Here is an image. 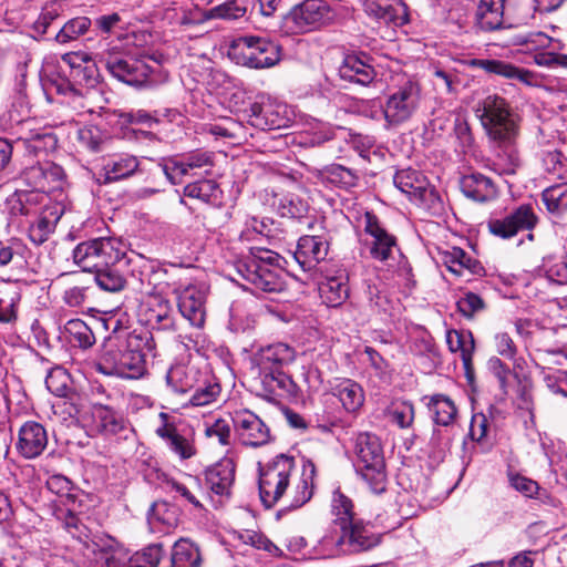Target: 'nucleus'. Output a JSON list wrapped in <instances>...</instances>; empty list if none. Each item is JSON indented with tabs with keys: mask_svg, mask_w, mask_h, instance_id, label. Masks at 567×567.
<instances>
[{
	"mask_svg": "<svg viewBox=\"0 0 567 567\" xmlns=\"http://www.w3.org/2000/svg\"><path fill=\"white\" fill-rule=\"evenodd\" d=\"M92 416L99 432L105 434H117L124 429L123 416L103 404H93Z\"/></svg>",
	"mask_w": 567,
	"mask_h": 567,
	"instance_id": "40",
	"label": "nucleus"
},
{
	"mask_svg": "<svg viewBox=\"0 0 567 567\" xmlns=\"http://www.w3.org/2000/svg\"><path fill=\"white\" fill-rule=\"evenodd\" d=\"M60 215L52 209H44L41 215L30 225L28 234L30 240L35 245L45 243L54 231Z\"/></svg>",
	"mask_w": 567,
	"mask_h": 567,
	"instance_id": "42",
	"label": "nucleus"
},
{
	"mask_svg": "<svg viewBox=\"0 0 567 567\" xmlns=\"http://www.w3.org/2000/svg\"><path fill=\"white\" fill-rule=\"evenodd\" d=\"M248 123L258 130H276L285 126L286 118L271 104L252 103L246 111Z\"/></svg>",
	"mask_w": 567,
	"mask_h": 567,
	"instance_id": "35",
	"label": "nucleus"
},
{
	"mask_svg": "<svg viewBox=\"0 0 567 567\" xmlns=\"http://www.w3.org/2000/svg\"><path fill=\"white\" fill-rule=\"evenodd\" d=\"M395 187L416 204H423L433 195L426 177L419 171L406 168L398 171L393 177Z\"/></svg>",
	"mask_w": 567,
	"mask_h": 567,
	"instance_id": "20",
	"label": "nucleus"
},
{
	"mask_svg": "<svg viewBox=\"0 0 567 567\" xmlns=\"http://www.w3.org/2000/svg\"><path fill=\"white\" fill-rule=\"evenodd\" d=\"M296 359V351L287 343L278 342L261 348L255 355V363L259 373H269L282 370Z\"/></svg>",
	"mask_w": 567,
	"mask_h": 567,
	"instance_id": "22",
	"label": "nucleus"
},
{
	"mask_svg": "<svg viewBox=\"0 0 567 567\" xmlns=\"http://www.w3.org/2000/svg\"><path fill=\"white\" fill-rule=\"evenodd\" d=\"M348 274L338 269L334 275H327L319 285L320 297L328 307H339L349 297Z\"/></svg>",
	"mask_w": 567,
	"mask_h": 567,
	"instance_id": "27",
	"label": "nucleus"
},
{
	"mask_svg": "<svg viewBox=\"0 0 567 567\" xmlns=\"http://www.w3.org/2000/svg\"><path fill=\"white\" fill-rule=\"evenodd\" d=\"M63 168L52 162L40 161L23 173V178L29 186L42 193H52L62 187L64 181Z\"/></svg>",
	"mask_w": 567,
	"mask_h": 567,
	"instance_id": "19",
	"label": "nucleus"
},
{
	"mask_svg": "<svg viewBox=\"0 0 567 567\" xmlns=\"http://www.w3.org/2000/svg\"><path fill=\"white\" fill-rule=\"evenodd\" d=\"M73 260L83 271L90 272L114 264H126L122 244L114 238L80 243L73 250Z\"/></svg>",
	"mask_w": 567,
	"mask_h": 567,
	"instance_id": "7",
	"label": "nucleus"
},
{
	"mask_svg": "<svg viewBox=\"0 0 567 567\" xmlns=\"http://www.w3.org/2000/svg\"><path fill=\"white\" fill-rule=\"evenodd\" d=\"M515 231H532L538 224L539 218L532 204H520L508 212Z\"/></svg>",
	"mask_w": 567,
	"mask_h": 567,
	"instance_id": "50",
	"label": "nucleus"
},
{
	"mask_svg": "<svg viewBox=\"0 0 567 567\" xmlns=\"http://www.w3.org/2000/svg\"><path fill=\"white\" fill-rule=\"evenodd\" d=\"M487 228L492 235L502 239H511L517 235L508 213L503 217H491L487 220Z\"/></svg>",
	"mask_w": 567,
	"mask_h": 567,
	"instance_id": "63",
	"label": "nucleus"
},
{
	"mask_svg": "<svg viewBox=\"0 0 567 567\" xmlns=\"http://www.w3.org/2000/svg\"><path fill=\"white\" fill-rule=\"evenodd\" d=\"M380 543V536L373 534L361 520L351 522L346 528L328 532L319 542L323 557L367 551Z\"/></svg>",
	"mask_w": 567,
	"mask_h": 567,
	"instance_id": "6",
	"label": "nucleus"
},
{
	"mask_svg": "<svg viewBox=\"0 0 567 567\" xmlns=\"http://www.w3.org/2000/svg\"><path fill=\"white\" fill-rule=\"evenodd\" d=\"M520 0H481L477 7V23L482 30L494 31L511 27L513 23V8Z\"/></svg>",
	"mask_w": 567,
	"mask_h": 567,
	"instance_id": "16",
	"label": "nucleus"
},
{
	"mask_svg": "<svg viewBox=\"0 0 567 567\" xmlns=\"http://www.w3.org/2000/svg\"><path fill=\"white\" fill-rule=\"evenodd\" d=\"M442 261L457 277L477 275L483 270L481 264L458 247L442 252Z\"/></svg>",
	"mask_w": 567,
	"mask_h": 567,
	"instance_id": "37",
	"label": "nucleus"
},
{
	"mask_svg": "<svg viewBox=\"0 0 567 567\" xmlns=\"http://www.w3.org/2000/svg\"><path fill=\"white\" fill-rule=\"evenodd\" d=\"M331 514L333 516L332 525L337 530L346 528L347 525L355 520L352 501L339 489L332 494Z\"/></svg>",
	"mask_w": 567,
	"mask_h": 567,
	"instance_id": "45",
	"label": "nucleus"
},
{
	"mask_svg": "<svg viewBox=\"0 0 567 567\" xmlns=\"http://www.w3.org/2000/svg\"><path fill=\"white\" fill-rule=\"evenodd\" d=\"M204 432L206 437L215 440L223 446L230 444L231 429L229 423L224 419H217L212 424H206Z\"/></svg>",
	"mask_w": 567,
	"mask_h": 567,
	"instance_id": "61",
	"label": "nucleus"
},
{
	"mask_svg": "<svg viewBox=\"0 0 567 567\" xmlns=\"http://www.w3.org/2000/svg\"><path fill=\"white\" fill-rule=\"evenodd\" d=\"M264 389L274 394L281 396L289 393L293 385L291 378L282 370L269 371V373H259Z\"/></svg>",
	"mask_w": 567,
	"mask_h": 567,
	"instance_id": "51",
	"label": "nucleus"
},
{
	"mask_svg": "<svg viewBox=\"0 0 567 567\" xmlns=\"http://www.w3.org/2000/svg\"><path fill=\"white\" fill-rule=\"evenodd\" d=\"M390 421L401 429H408L414 421V406L406 401L393 402L388 409Z\"/></svg>",
	"mask_w": 567,
	"mask_h": 567,
	"instance_id": "57",
	"label": "nucleus"
},
{
	"mask_svg": "<svg viewBox=\"0 0 567 567\" xmlns=\"http://www.w3.org/2000/svg\"><path fill=\"white\" fill-rule=\"evenodd\" d=\"M62 61L69 66V74L76 87L83 90L84 97L99 82L95 63L84 52H69L62 55Z\"/></svg>",
	"mask_w": 567,
	"mask_h": 567,
	"instance_id": "18",
	"label": "nucleus"
},
{
	"mask_svg": "<svg viewBox=\"0 0 567 567\" xmlns=\"http://www.w3.org/2000/svg\"><path fill=\"white\" fill-rule=\"evenodd\" d=\"M332 18L326 0H305L285 17V27L291 33H305L326 25Z\"/></svg>",
	"mask_w": 567,
	"mask_h": 567,
	"instance_id": "11",
	"label": "nucleus"
},
{
	"mask_svg": "<svg viewBox=\"0 0 567 567\" xmlns=\"http://www.w3.org/2000/svg\"><path fill=\"white\" fill-rule=\"evenodd\" d=\"M138 318L152 330H172L175 324L171 302L157 293H148L143 298L138 307Z\"/></svg>",
	"mask_w": 567,
	"mask_h": 567,
	"instance_id": "13",
	"label": "nucleus"
},
{
	"mask_svg": "<svg viewBox=\"0 0 567 567\" xmlns=\"http://www.w3.org/2000/svg\"><path fill=\"white\" fill-rule=\"evenodd\" d=\"M308 209V203L296 194L284 195L278 203V210L282 217L302 218Z\"/></svg>",
	"mask_w": 567,
	"mask_h": 567,
	"instance_id": "55",
	"label": "nucleus"
},
{
	"mask_svg": "<svg viewBox=\"0 0 567 567\" xmlns=\"http://www.w3.org/2000/svg\"><path fill=\"white\" fill-rule=\"evenodd\" d=\"M221 190L216 182L203 179L190 183L184 187L186 197L199 199L207 204H215L220 199Z\"/></svg>",
	"mask_w": 567,
	"mask_h": 567,
	"instance_id": "47",
	"label": "nucleus"
},
{
	"mask_svg": "<svg viewBox=\"0 0 567 567\" xmlns=\"http://www.w3.org/2000/svg\"><path fill=\"white\" fill-rule=\"evenodd\" d=\"M47 444V431L40 423L27 422L21 426L17 447L25 458L39 456Z\"/></svg>",
	"mask_w": 567,
	"mask_h": 567,
	"instance_id": "24",
	"label": "nucleus"
},
{
	"mask_svg": "<svg viewBox=\"0 0 567 567\" xmlns=\"http://www.w3.org/2000/svg\"><path fill=\"white\" fill-rule=\"evenodd\" d=\"M166 178L172 184H181L183 177L188 174L187 166L185 165L184 158L178 159L176 157L164 158L159 164Z\"/></svg>",
	"mask_w": 567,
	"mask_h": 567,
	"instance_id": "60",
	"label": "nucleus"
},
{
	"mask_svg": "<svg viewBox=\"0 0 567 567\" xmlns=\"http://www.w3.org/2000/svg\"><path fill=\"white\" fill-rule=\"evenodd\" d=\"M354 467L374 494L385 491L386 474L384 451L378 435L370 432L359 433L353 444Z\"/></svg>",
	"mask_w": 567,
	"mask_h": 567,
	"instance_id": "5",
	"label": "nucleus"
},
{
	"mask_svg": "<svg viewBox=\"0 0 567 567\" xmlns=\"http://www.w3.org/2000/svg\"><path fill=\"white\" fill-rule=\"evenodd\" d=\"M163 557V547L152 544L130 556L128 567H157Z\"/></svg>",
	"mask_w": 567,
	"mask_h": 567,
	"instance_id": "54",
	"label": "nucleus"
},
{
	"mask_svg": "<svg viewBox=\"0 0 567 567\" xmlns=\"http://www.w3.org/2000/svg\"><path fill=\"white\" fill-rule=\"evenodd\" d=\"M338 73L341 80L360 85L370 84L377 76L373 66L354 54L347 55L343 59Z\"/></svg>",
	"mask_w": 567,
	"mask_h": 567,
	"instance_id": "34",
	"label": "nucleus"
},
{
	"mask_svg": "<svg viewBox=\"0 0 567 567\" xmlns=\"http://www.w3.org/2000/svg\"><path fill=\"white\" fill-rule=\"evenodd\" d=\"M140 161L136 156L123 154L107 159L99 172L97 181L109 184L127 178L138 169Z\"/></svg>",
	"mask_w": 567,
	"mask_h": 567,
	"instance_id": "29",
	"label": "nucleus"
},
{
	"mask_svg": "<svg viewBox=\"0 0 567 567\" xmlns=\"http://www.w3.org/2000/svg\"><path fill=\"white\" fill-rule=\"evenodd\" d=\"M181 315L196 328H202L206 317L207 290L204 286L187 285L174 289Z\"/></svg>",
	"mask_w": 567,
	"mask_h": 567,
	"instance_id": "14",
	"label": "nucleus"
},
{
	"mask_svg": "<svg viewBox=\"0 0 567 567\" xmlns=\"http://www.w3.org/2000/svg\"><path fill=\"white\" fill-rule=\"evenodd\" d=\"M192 392L190 403L195 406H204L217 399L220 386L208 372H204Z\"/></svg>",
	"mask_w": 567,
	"mask_h": 567,
	"instance_id": "44",
	"label": "nucleus"
},
{
	"mask_svg": "<svg viewBox=\"0 0 567 567\" xmlns=\"http://www.w3.org/2000/svg\"><path fill=\"white\" fill-rule=\"evenodd\" d=\"M235 480V465L230 460H223L205 471L207 488L218 496H229Z\"/></svg>",
	"mask_w": 567,
	"mask_h": 567,
	"instance_id": "30",
	"label": "nucleus"
},
{
	"mask_svg": "<svg viewBox=\"0 0 567 567\" xmlns=\"http://www.w3.org/2000/svg\"><path fill=\"white\" fill-rule=\"evenodd\" d=\"M204 372L194 365L176 364L166 373L167 385L176 393L192 391Z\"/></svg>",
	"mask_w": 567,
	"mask_h": 567,
	"instance_id": "38",
	"label": "nucleus"
},
{
	"mask_svg": "<svg viewBox=\"0 0 567 567\" xmlns=\"http://www.w3.org/2000/svg\"><path fill=\"white\" fill-rule=\"evenodd\" d=\"M539 271L544 272L545 278L549 282L557 285L567 284V264L561 260H544Z\"/></svg>",
	"mask_w": 567,
	"mask_h": 567,
	"instance_id": "62",
	"label": "nucleus"
},
{
	"mask_svg": "<svg viewBox=\"0 0 567 567\" xmlns=\"http://www.w3.org/2000/svg\"><path fill=\"white\" fill-rule=\"evenodd\" d=\"M282 257L264 247L250 246L249 254L235 261L237 275L262 292H282L287 288V274L281 266Z\"/></svg>",
	"mask_w": 567,
	"mask_h": 567,
	"instance_id": "3",
	"label": "nucleus"
},
{
	"mask_svg": "<svg viewBox=\"0 0 567 567\" xmlns=\"http://www.w3.org/2000/svg\"><path fill=\"white\" fill-rule=\"evenodd\" d=\"M51 69L52 65L48 63L42 71L43 76L49 82L51 89H54L59 94L69 96V103H71L74 109L79 111L92 112V110L86 107V105L83 103V90L75 86L70 74L68 76L61 75L59 72L55 73Z\"/></svg>",
	"mask_w": 567,
	"mask_h": 567,
	"instance_id": "28",
	"label": "nucleus"
},
{
	"mask_svg": "<svg viewBox=\"0 0 567 567\" xmlns=\"http://www.w3.org/2000/svg\"><path fill=\"white\" fill-rule=\"evenodd\" d=\"M364 233L370 236L368 241L370 256L385 262L393 258L398 249L396 239L380 223L379 218L371 212L363 215Z\"/></svg>",
	"mask_w": 567,
	"mask_h": 567,
	"instance_id": "15",
	"label": "nucleus"
},
{
	"mask_svg": "<svg viewBox=\"0 0 567 567\" xmlns=\"http://www.w3.org/2000/svg\"><path fill=\"white\" fill-rule=\"evenodd\" d=\"M456 307L463 317L473 319L485 309V302L478 295L467 291L457 299Z\"/></svg>",
	"mask_w": 567,
	"mask_h": 567,
	"instance_id": "58",
	"label": "nucleus"
},
{
	"mask_svg": "<svg viewBox=\"0 0 567 567\" xmlns=\"http://www.w3.org/2000/svg\"><path fill=\"white\" fill-rule=\"evenodd\" d=\"M231 421L238 440L246 446L259 447L271 441L270 429L247 409L234 411Z\"/></svg>",
	"mask_w": 567,
	"mask_h": 567,
	"instance_id": "12",
	"label": "nucleus"
},
{
	"mask_svg": "<svg viewBox=\"0 0 567 567\" xmlns=\"http://www.w3.org/2000/svg\"><path fill=\"white\" fill-rule=\"evenodd\" d=\"M295 458L280 454L259 470V493L262 504L270 508L284 496L287 498V508L296 509L310 501L313 494L315 464L306 461L302 472L295 486L287 492L290 477L295 471Z\"/></svg>",
	"mask_w": 567,
	"mask_h": 567,
	"instance_id": "2",
	"label": "nucleus"
},
{
	"mask_svg": "<svg viewBox=\"0 0 567 567\" xmlns=\"http://www.w3.org/2000/svg\"><path fill=\"white\" fill-rule=\"evenodd\" d=\"M229 56L251 69L271 68L280 61V47L266 38L240 37L233 41Z\"/></svg>",
	"mask_w": 567,
	"mask_h": 567,
	"instance_id": "8",
	"label": "nucleus"
},
{
	"mask_svg": "<svg viewBox=\"0 0 567 567\" xmlns=\"http://www.w3.org/2000/svg\"><path fill=\"white\" fill-rule=\"evenodd\" d=\"M109 72L117 80L133 86H142L150 78V66L132 56L110 55L105 61Z\"/></svg>",
	"mask_w": 567,
	"mask_h": 567,
	"instance_id": "17",
	"label": "nucleus"
},
{
	"mask_svg": "<svg viewBox=\"0 0 567 567\" xmlns=\"http://www.w3.org/2000/svg\"><path fill=\"white\" fill-rule=\"evenodd\" d=\"M96 370L104 375L138 379L146 372V364L141 351L130 349L120 336H110L103 342Z\"/></svg>",
	"mask_w": 567,
	"mask_h": 567,
	"instance_id": "4",
	"label": "nucleus"
},
{
	"mask_svg": "<svg viewBox=\"0 0 567 567\" xmlns=\"http://www.w3.org/2000/svg\"><path fill=\"white\" fill-rule=\"evenodd\" d=\"M246 13V8L240 6L236 0L217 6L209 10L212 19L237 20Z\"/></svg>",
	"mask_w": 567,
	"mask_h": 567,
	"instance_id": "64",
	"label": "nucleus"
},
{
	"mask_svg": "<svg viewBox=\"0 0 567 567\" xmlns=\"http://www.w3.org/2000/svg\"><path fill=\"white\" fill-rule=\"evenodd\" d=\"M468 64L471 66L482 69L486 73L501 75L508 80H517L527 85H532L536 80L533 72L501 60L473 59Z\"/></svg>",
	"mask_w": 567,
	"mask_h": 567,
	"instance_id": "25",
	"label": "nucleus"
},
{
	"mask_svg": "<svg viewBox=\"0 0 567 567\" xmlns=\"http://www.w3.org/2000/svg\"><path fill=\"white\" fill-rule=\"evenodd\" d=\"M462 193L478 203H486L497 197V187L495 183L481 173L465 175L461 179Z\"/></svg>",
	"mask_w": 567,
	"mask_h": 567,
	"instance_id": "31",
	"label": "nucleus"
},
{
	"mask_svg": "<svg viewBox=\"0 0 567 567\" xmlns=\"http://www.w3.org/2000/svg\"><path fill=\"white\" fill-rule=\"evenodd\" d=\"M14 145L28 157L42 158L58 147V137L52 128L39 126L33 120L19 123L13 128Z\"/></svg>",
	"mask_w": 567,
	"mask_h": 567,
	"instance_id": "9",
	"label": "nucleus"
},
{
	"mask_svg": "<svg viewBox=\"0 0 567 567\" xmlns=\"http://www.w3.org/2000/svg\"><path fill=\"white\" fill-rule=\"evenodd\" d=\"M20 293L16 290L2 292L0 297V323H10L17 320V307Z\"/></svg>",
	"mask_w": 567,
	"mask_h": 567,
	"instance_id": "59",
	"label": "nucleus"
},
{
	"mask_svg": "<svg viewBox=\"0 0 567 567\" xmlns=\"http://www.w3.org/2000/svg\"><path fill=\"white\" fill-rule=\"evenodd\" d=\"M178 522V508L165 501L155 502L147 514V523L153 533L168 534L177 527Z\"/></svg>",
	"mask_w": 567,
	"mask_h": 567,
	"instance_id": "33",
	"label": "nucleus"
},
{
	"mask_svg": "<svg viewBox=\"0 0 567 567\" xmlns=\"http://www.w3.org/2000/svg\"><path fill=\"white\" fill-rule=\"evenodd\" d=\"M362 6L369 17L385 24L408 22V7L402 0H363Z\"/></svg>",
	"mask_w": 567,
	"mask_h": 567,
	"instance_id": "21",
	"label": "nucleus"
},
{
	"mask_svg": "<svg viewBox=\"0 0 567 567\" xmlns=\"http://www.w3.org/2000/svg\"><path fill=\"white\" fill-rule=\"evenodd\" d=\"M92 551L100 567L128 566L130 556L127 551L114 538H100L93 542Z\"/></svg>",
	"mask_w": 567,
	"mask_h": 567,
	"instance_id": "32",
	"label": "nucleus"
},
{
	"mask_svg": "<svg viewBox=\"0 0 567 567\" xmlns=\"http://www.w3.org/2000/svg\"><path fill=\"white\" fill-rule=\"evenodd\" d=\"M163 424L156 429V434L165 442L167 449L176 454L181 460H187L195 455L194 444L185 436L181 435L174 424L168 423V415L159 413Z\"/></svg>",
	"mask_w": 567,
	"mask_h": 567,
	"instance_id": "26",
	"label": "nucleus"
},
{
	"mask_svg": "<svg viewBox=\"0 0 567 567\" xmlns=\"http://www.w3.org/2000/svg\"><path fill=\"white\" fill-rule=\"evenodd\" d=\"M271 225L272 223L269 224L265 219L248 217L239 234V240L243 243L261 241L264 238L269 237Z\"/></svg>",
	"mask_w": 567,
	"mask_h": 567,
	"instance_id": "53",
	"label": "nucleus"
},
{
	"mask_svg": "<svg viewBox=\"0 0 567 567\" xmlns=\"http://www.w3.org/2000/svg\"><path fill=\"white\" fill-rule=\"evenodd\" d=\"M91 20L87 17H78L69 20L55 37L59 43H68L87 32Z\"/></svg>",
	"mask_w": 567,
	"mask_h": 567,
	"instance_id": "56",
	"label": "nucleus"
},
{
	"mask_svg": "<svg viewBox=\"0 0 567 567\" xmlns=\"http://www.w3.org/2000/svg\"><path fill=\"white\" fill-rule=\"evenodd\" d=\"M542 200L550 214L560 215L567 212V183L545 188Z\"/></svg>",
	"mask_w": 567,
	"mask_h": 567,
	"instance_id": "49",
	"label": "nucleus"
},
{
	"mask_svg": "<svg viewBox=\"0 0 567 567\" xmlns=\"http://www.w3.org/2000/svg\"><path fill=\"white\" fill-rule=\"evenodd\" d=\"M124 264H114L107 267H102L96 270L95 282L97 286L109 292H117L124 289L126 285V278L122 272V266Z\"/></svg>",
	"mask_w": 567,
	"mask_h": 567,
	"instance_id": "46",
	"label": "nucleus"
},
{
	"mask_svg": "<svg viewBox=\"0 0 567 567\" xmlns=\"http://www.w3.org/2000/svg\"><path fill=\"white\" fill-rule=\"evenodd\" d=\"M64 332L72 344L82 349L91 348L95 343L92 329L81 319H71L64 326Z\"/></svg>",
	"mask_w": 567,
	"mask_h": 567,
	"instance_id": "48",
	"label": "nucleus"
},
{
	"mask_svg": "<svg viewBox=\"0 0 567 567\" xmlns=\"http://www.w3.org/2000/svg\"><path fill=\"white\" fill-rule=\"evenodd\" d=\"M420 99L419 85L410 80L391 91L383 105L386 125L398 126L409 121L416 112Z\"/></svg>",
	"mask_w": 567,
	"mask_h": 567,
	"instance_id": "10",
	"label": "nucleus"
},
{
	"mask_svg": "<svg viewBox=\"0 0 567 567\" xmlns=\"http://www.w3.org/2000/svg\"><path fill=\"white\" fill-rule=\"evenodd\" d=\"M426 405L435 424L450 426L454 423L457 415V408L449 396L434 394L429 398Z\"/></svg>",
	"mask_w": 567,
	"mask_h": 567,
	"instance_id": "41",
	"label": "nucleus"
},
{
	"mask_svg": "<svg viewBox=\"0 0 567 567\" xmlns=\"http://www.w3.org/2000/svg\"><path fill=\"white\" fill-rule=\"evenodd\" d=\"M475 113L496 150L492 169L499 175H513L520 166L517 148L519 117L502 96L489 94L477 102Z\"/></svg>",
	"mask_w": 567,
	"mask_h": 567,
	"instance_id": "1",
	"label": "nucleus"
},
{
	"mask_svg": "<svg viewBox=\"0 0 567 567\" xmlns=\"http://www.w3.org/2000/svg\"><path fill=\"white\" fill-rule=\"evenodd\" d=\"M446 343L451 352H461L464 369L467 374L472 371V358L475 342L472 332L449 330Z\"/></svg>",
	"mask_w": 567,
	"mask_h": 567,
	"instance_id": "39",
	"label": "nucleus"
},
{
	"mask_svg": "<svg viewBox=\"0 0 567 567\" xmlns=\"http://www.w3.org/2000/svg\"><path fill=\"white\" fill-rule=\"evenodd\" d=\"M329 244L318 236H302L298 240L295 259L305 271H310L320 261L324 260Z\"/></svg>",
	"mask_w": 567,
	"mask_h": 567,
	"instance_id": "23",
	"label": "nucleus"
},
{
	"mask_svg": "<svg viewBox=\"0 0 567 567\" xmlns=\"http://www.w3.org/2000/svg\"><path fill=\"white\" fill-rule=\"evenodd\" d=\"M331 393L339 400L347 412H358L364 403L362 386L351 379L337 380L331 385Z\"/></svg>",
	"mask_w": 567,
	"mask_h": 567,
	"instance_id": "36",
	"label": "nucleus"
},
{
	"mask_svg": "<svg viewBox=\"0 0 567 567\" xmlns=\"http://www.w3.org/2000/svg\"><path fill=\"white\" fill-rule=\"evenodd\" d=\"M171 563V567H200L198 547L188 539L177 540L173 546Z\"/></svg>",
	"mask_w": 567,
	"mask_h": 567,
	"instance_id": "43",
	"label": "nucleus"
},
{
	"mask_svg": "<svg viewBox=\"0 0 567 567\" xmlns=\"http://www.w3.org/2000/svg\"><path fill=\"white\" fill-rule=\"evenodd\" d=\"M45 386L55 396L66 398L72 391L71 377L65 369L54 367L48 372Z\"/></svg>",
	"mask_w": 567,
	"mask_h": 567,
	"instance_id": "52",
	"label": "nucleus"
}]
</instances>
